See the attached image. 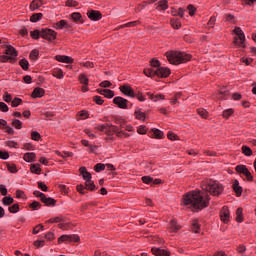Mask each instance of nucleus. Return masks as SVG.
<instances>
[{
  "mask_svg": "<svg viewBox=\"0 0 256 256\" xmlns=\"http://www.w3.org/2000/svg\"><path fill=\"white\" fill-rule=\"evenodd\" d=\"M150 67L159 69L161 67V62L157 58H152L150 60Z\"/></svg>",
  "mask_w": 256,
  "mask_h": 256,
  "instance_id": "obj_43",
  "label": "nucleus"
},
{
  "mask_svg": "<svg viewBox=\"0 0 256 256\" xmlns=\"http://www.w3.org/2000/svg\"><path fill=\"white\" fill-rule=\"evenodd\" d=\"M187 9L189 11L190 17H193L195 15V13H197V8H195V6L193 4H189L187 6Z\"/></svg>",
  "mask_w": 256,
  "mask_h": 256,
  "instance_id": "obj_61",
  "label": "nucleus"
},
{
  "mask_svg": "<svg viewBox=\"0 0 256 256\" xmlns=\"http://www.w3.org/2000/svg\"><path fill=\"white\" fill-rule=\"evenodd\" d=\"M166 57L171 65H181V63H187L193 59L191 54L179 51H168Z\"/></svg>",
  "mask_w": 256,
  "mask_h": 256,
  "instance_id": "obj_3",
  "label": "nucleus"
},
{
  "mask_svg": "<svg viewBox=\"0 0 256 256\" xmlns=\"http://www.w3.org/2000/svg\"><path fill=\"white\" fill-rule=\"evenodd\" d=\"M191 229L193 233H199L201 231V225L199 224V220L195 219L192 221Z\"/></svg>",
  "mask_w": 256,
  "mask_h": 256,
  "instance_id": "obj_31",
  "label": "nucleus"
},
{
  "mask_svg": "<svg viewBox=\"0 0 256 256\" xmlns=\"http://www.w3.org/2000/svg\"><path fill=\"white\" fill-rule=\"evenodd\" d=\"M20 207L19 204H13L12 206L8 207L9 213H19Z\"/></svg>",
  "mask_w": 256,
  "mask_h": 256,
  "instance_id": "obj_55",
  "label": "nucleus"
},
{
  "mask_svg": "<svg viewBox=\"0 0 256 256\" xmlns=\"http://www.w3.org/2000/svg\"><path fill=\"white\" fill-rule=\"evenodd\" d=\"M147 95H148V97H149V99L151 101H155V102H157L159 100L163 101V99H165V95H163V94H156V95H154L151 92H148Z\"/></svg>",
  "mask_w": 256,
  "mask_h": 256,
  "instance_id": "obj_27",
  "label": "nucleus"
},
{
  "mask_svg": "<svg viewBox=\"0 0 256 256\" xmlns=\"http://www.w3.org/2000/svg\"><path fill=\"white\" fill-rule=\"evenodd\" d=\"M167 138L170 140V141H179V136L171 131L168 132L167 134Z\"/></svg>",
  "mask_w": 256,
  "mask_h": 256,
  "instance_id": "obj_59",
  "label": "nucleus"
},
{
  "mask_svg": "<svg viewBox=\"0 0 256 256\" xmlns=\"http://www.w3.org/2000/svg\"><path fill=\"white\" fill-rule=\"evenodd\" d=\"M10 155L7 151L0 150V159L3 161H7L9 159Z\"/></svg>",
  "mask_w": 256,
  "mask_h": 256,
  "instance_id": "obj_64",
  "label": "nucleus"
},
{
  "mask_svg": "<svg viewBox=\"0 0 256 256\" xmlns=\"http://www.w3.org/2000/svg\"><path fill=\"white\" fill-rule=\"evenodd\" d=\"M79 173L80 175H82V178L84 179V181L88 183L89 181H91V179H93V176L89 171H87V168L85 166H82L79 168Z\"/></svg>",
  "mask_w": 256,
  "mask_h": 256,
  "instance_id": "obj_14",
  "label": "nucleus"
},
{
  "mask_svg": "<svg viewBox=\"0 0 256 256\" xmlns=\"http://www.w3.org/2000/svg\"><path fill=\"white\" fill-rule=\"evenodd\" d=\"M137 25H141V21L136 20V21H132V22H128L124 25H121V29H125V27H137Z\"/></svg>",
  "mask_w": 256,
  "mask_h": 256,
  "instance_id": "obj_46",
  "label": "nucleus"
},
{
  "mask_svg": "<svg viewBox=\"0 0 256 256\" xmlns=\"http://www.w3.org/2000/svg\"><path fill=\"white\" fill-rule=\"evenodd\" d=\"M232 189H233L234 193L236 194V197H241V195H243V187H241L239 185V180H234Z\"/></svg>",
  "mask_w": 256,
  "mask_h": 256,
  "instance_id": "obj_17",
  "label": "nucleus"
},
{
  "mask_svg": "<svg viewBox=\"0 0 256 256\" xmlns=\"http://www.w3.org/2000/svg\"><path fill=\"white\" fill-rule=\"evenodd\" d=\"M169 227H170V233H177V231L181 229V227L177 224L176 219H173L170 221Z\"/></svg>",
  "mask_w": 256,
  "mask_h": 256,
  "instance_id": "obj_24",
  "label": "nucleus"
},
{
  "mask_svg": "<svg viewBox=\"0 0 256 256\" xmlns=\"http://www.w3.org/2000/svg\"><path fill=\"white\" fill-rule=\"evenodd\" d=\"M242 153L246 157H251V155H253V150H251L249 146L244 145L242 146Z\"/></svg>",
  "mask_w": 256,
  "mask_h": 256,
  "instance_id": "obj_42",
  "label": "nucleus"
},
{
  "mask_svg": "<svg viewBox=\"0 0 256 256\" xmlns=\"http://www.w3.org/2000/svg\"><path fill=\"white\" fill-rule=\"evenodd\" d=\"M71 19L74 21V23L83 25L85 23V20L83 19V16L79 12H74L71 14Z\"/></svg>",
  "mask_w": 256,
  "mask_h": 256,
  "instance_id": "obj_19",
  "label": "nucleus"
},
{
  "mask_svg": "<svg viewBox=\"0 0 256 256\" xmlns=\"http://www.w3.org/2000/svg\"><path fill=\"white\" fill-rule=\"evenodd\" d=\"M173 17H181L183 18L185 16V11L183 8H179L178 10L172 11Z\"/></svg>",
  "mask_w": 256,
  "mask_h": 256,
  "instance_id": "obj_50",
  "label": "nucleus"
},
{
  "mask_svg": "<svg viewBox=\"0 0 256 256\" xmlns=\"http://www.w3.org/2000/svg\"><path fill=\"white\" fill-rule=\"evenodd\" d=\"M114 123L118 126V129H125L126 121L121 117H114Z\"/></svg>",
  "mask_w": 256,
  "mask_h": 256,
  "instance_id": "obj_28",
  "label": "nucleus"
},
{
  "mask_svg": "<svg viewBox=\"0 0 256 256\" xmlns=\"http://www.w3.org/2000/svg\"><path fill=\"white\" fill-rule=\"evenodd\" d=\"M249 168H247L246 165L239 164L235 167L236 173H239L240 175H244L245 172H247Z\"/></svg>",
  "mask_w": 256,
  "mask_h": 256,
  "instance_id": "obj_34",
  "label": "nucleus"
},
{
  "mask_svg": "<svg viewBox=\"0 0 256 256\" xmlns=\"http://www.w3.org/2000/svg\"><path fill=\"white\" fill-rule=\"evenodd\" d=\"M155 139H163L165 137V133L160 129L154 128L152 129Z\"/></svg>",
  "mask_w": 256,
  "mask_h": 256,
  "instance_id": "obj_36",
  "label": "nucleus"
},
{
  "mask_svg": "<svg viewBox=\"0 0 256 256\" xmlns=\"http://www.w3.org/2000/svg\"><path fill=\"white\" fill-rule=\"evenodd\" d=\"M19 65L23 71H29V61L26 58L21 59Z\"/></svg>",
  "mask_w": 256,
  "mask_h": 256,
  "instance_id": "obj_38",
  "label": "nucleus"
},
{
  "mask_svg": "<svg viewBox=\"0 0 256 256\" xmlns=\"http://www.w3.org/2000/svg\"><path fill=\"white\" fill-rule=\"evenodd\" d=\"M87 17L91 21H101V19H103V14L99 10H89L87 12Z\"/></svg>",
  "mask_w": 256,
  "mask_h": 256,
  "instance_id": "obj_8",
  "label": "nucleus"
},
{
  "mask_svg": "<svg viewBox=\"0 0 256 256\" xmlns=\"http://www.w3.org/2000/svg\"><path fill=\"white\" fill-rule=\"evenodd\" d=\"M156 71L157 69L151 67V68H145L143 70V73L146 77H150L151 79H153L154 77H157V74H155Z\"/></svg>",
  "mask_w": 256,
  "mask_h": 256,
  "instance_id": "obj_22",
  "label": "nucleus"
},
{
  "mask_svg": "<svg viewBox=\"0 0 256 256\" xmlns=\"http://www.w3.org/2000/svg\"><path fill=\"white\" fill-rule=\"evenodd\" d=\"M55 59L56 61H59V63H68V64L74 63L75 61L72 57L67 55H56Z\"/></svg>",
  "mask_w": 256,
  "mask_h": 256,
  "instance_id": "obj_16",
  "label": "nucleus"
},
{
  "mask_svg": "<svg viewBox=\"0 0 256 256\" xmlns=\"http://www.w3.org/2000/svg\"><path fill=\"white\" fill-rule=\"evenodd\" d=\"M68 241L70 243H79L81 241V238L77 234H72V235H69Z\"/></svg>",
  "mask_w": 256,
  "mask_h": 256,
  "instance_id": "obj_52",
  "label": "nucleus"
},
{
  "mask_svg": "<svg viewBox=\"0 0 256 256\" xmlns=\"http://www.w3.org/2000/svg\"><path fill=\"white\" fill-rule=\"evenodd\" d=\"M244 217H243V208L239 207L236 210V219L235 221L237 223H243Z\"/></svg>",
  "mask_w": 256,
  "mask_h": 256,
  "instance_id": "obj_30",
  "label": "nucleus"
},
{
  "mask_svg": "<svg viewBox=\"0 0 256 256\" xmlns=\"http://www.w3.org/2000/svg\"><path fill=\"white\" fill-rule=\"evenodd\" d=\"M78 81H80L81 85H89V78H87V75L85 74H80Z\"/></svg>",
  "mask_w": 256,
  "mask_h": 256,
  "instance_id": "obj_48",
  "label": "nucleus"
},
{
  "mask_svg": "<svg viewBox=\"0 0 256 256\" xmlns=\"http://www.w3.org/2000/svg\"><path fill=\"white\" fill-rule=\"evenodd\" d=\"M66 7H79V2L75 0H67L65 2Z\"/></svg>",
  "mask_w": 256,
  "mask_h": 256,
  "instance_id": "obj_62",
  "label": "nucleus"
},
{
  "mask_svg": "<svg viewBox=\"0 0 256 256\" xmlns=\"http://www.w3.org/2000/svg\"><path fill=\"white\" fill-rule=\"evenodd\" d=\"M113 103L114 105H117L119 109H127V103H129V100L121 96H117L113 99Z\"/></svg>",
  "mask_w": 256,
  "mask_h": 256,
  "instance_id": "obj_9",
  "label": "nucleus"
},
{
  "mask_svg": "<svg viewBox=\"0 0 256 256\" xmlns=\"http://www.w3.org/2000/svg\"><path fill=\"white\" fill-rule=\"evenodd\" d=\"M43 5V2L41 0H33L30 3V11H37L41 6Z\"/></svg>",
  "mask_w": 256,
  "mask_h": 256,
  "instance_id": "obj_25",
  "label": "nucleus"
},
{
  "mask_svg": "<svg viewBox=\"0 0 256 256\" xmlns=\"http://www.w3.org/2000/svg\"><path fill=\"white\" fill-rule=\"evenodd\" d=\"M2 203L5 206L13 205V203H15V199H13V197H11V196H5L2 199Z\"/></svg>",
  "mask_w": 256,
  "mask_h": 256,
  "instance_id": "obj_40",
  "label": "nucleus"
},
{
  "mask_svg": "<svg viewBox=\"0 0 256 256\" xmlns=\"http://www.w3.org/2000/svg\"><path fill=\"white\" fill-rule=\"evenodd\" d=\"M30 37H32V39L34 40H39V38L41 37V30L35 29L33 31L30 32Z\"/></svg>",
  "mask_w": 256,
  "mask_h": 256,
  "instance_id": "obj_47",
  "label": "nucleus"
},
{
  "mask_svg": "<svg viewBox=\"0 0 256 256\" xmlns=\"http://www.w3.org/2000/svg\"><path fill=\"white\" fill-rule=\"evenodd\" d=\"M135 119H138V121H145V118L147 117V114L144 112H141L140 110H136L134 112Z\"/></svg>",
  "mask_w": 256,
  "mask_h": 256,
  "instance_id": "obj_37",
  "label": "nucleus"
},
{
  "mask_svg": "<svg viewBox=\"0 0 256 256\" xmlns=\"http://www.w3.org/2000/svg\"><path fill=\"white\" fill-rule=\"evenodd\" d=\"M94 171H96V173H101V171H105V164L103 163H98L94 166Z\"/></svg>",
  "mask_w": 256,
  "mask_h": 256,
  "instance_id": "obj_60",
  "label": "nucleus"
},
{
  "mask_svg": "<svg viewBox=\"0 0 256 256\" xmlns=\"http://www.w3.org/2000/svg\"><path fill=\"white\" fill-rule=\"evenodd\" d=\"M31 139L32 141H40L41 140V134L37 131L31 132Z\"/></svg>",
  "mask_w": 256,
  "mask_h": 256,
  "instance_id": "obj_58",
  "label": "nucleus"
},
{
  "mask_svg": "<svg viewBox=\"0 0 256 256\" xmlns=\"http://www.w3.org/2000/svg\"><path fill=\"white\" fill-rule=\"evenodd\" d=\"M151 251L156 256H171V252L169 250L153 247Z\"/></svg>",
  "mask_w": 256,
  "mask_h": 256,
  "instance_id": "obj_15",
  "label": "nucleus"
},
{
  "mask_svg": "<svg viewBox=\"0 0 256 256\" xmlns=\"http://www.w3.org/2000/svg\"><path fill=\"white\" fill-rule=\"evenodd\" d=\"M5 165L7 167V170L9 171V173H17V171H19L17 169V165L15 163H9V162H5Z\"/></svg>",
  "mask_w": 256,
  "mask_h": 256,
  "instance_id": "obj_35",
  "label": "nucleus"
},
{
  "mask_svg": "<svg viewBox=\"0 0 256 256\" xmlns=\"http://www.w3.org/2000/svg\"><path fill=\"white\" fill-rule=\"evenodd\" d=\"M120 91L125 95L126 97H131L132 99H135V90H133V87L129 84H123L120 86Z\"/></svg>",
  "mask_w": 256,
  "mask_h": 256,
  "instance_id": "obj_7",
  "label": "nucleus"
},
{
  "mask_svg": "<svg viewBox=\"0 0 256 256\" xmlns=\"http://www.w3.org/2000/svg\"><path fill=\"white\" fill-rule=\"evenodd\" d=\"M12 126H14L16 129H22L23 122H21L19 119H14L12 120Z\"/></svg>",
  "mask_w": 256,
  "mask_h": 256,
  "instance_id": "obj_57",
  "label": "nucleus"
},
{
  "mask_svg": "<svg viewBox=\"0 0 256 256\" xmlns=\"http://www.w3.org/2000/svg\"><path fill=\"white\" fill-rule=\"evenodd\" d=\"M29 59L31 61H37L39 59V50L33 49L29 54Z\"/></svg>",
  "mask_w": 256,
  "mask_h": 256,
  "instance_id": "obj_39",
  "label": "nucleus"
},
{
  "mask_svg": "<svg viewBox=\"0 0 256 256\" xmlns=\"http://www.w3.org/2000/svg\"><path fill=\"white\" fill-rule=\"evenodd\" d=\"M42 205L39 203V201H33L29 204V208L32 209V211H37V209H41Z\"/></svg>",
  "mask_w": 256,
  "mask_h": 256,
  "instance_id": "obj_51",
  "label": "nucleus"
},
{
  "mask_svg": "<svg viewBox=\"0 0 256 256\" xmlns=\"http://www.w3.org/2000/svg\"><path fill=\"white\" fill-rule=\"evenodd\" d=\"M119 131V126H115L113 124H108L105 134L108 135V137H112V135H115Z\"/></svg>",
  "mask_w": 256,
  "mask_h": 256,
  "instance_id": "obj_20",
  "label": "nucleus"
},
{
  "mask_svg": "<svg viewBox=\"0 0 256 256\" xmlns=\"http://www.w3.org/2000/svg\"><path fill=\"white\" fill-rule=\"evenodd\" d=\"M56 29H65L67 26V21L66 20H60L55 23Z\"/></svg>",
  "mask_w": 256,
  "mask_h": 256,
  "instance_id": "obj_56",
  "label": "nucleus"
},
{
  "mask_svg": "<svg viewBox=\"0 0 256 256\" xmlns=\"http://www.w3.org/2000/svg\"><path fill=\"white\" fill-rule=\"evenodd\" d=\"M170 24L173 29H181V19L179 18H172Z\"/></svg>",
  "mask_w": 256,
  "mask_h": 256,
  "instance_id": "obj_32",
  "label": "nucleus"
},
{
  "mask_svg": "<svg viewBox=\"0 0 256 256\" xmlns=\"http://www.w3.org/2000/svg\"><path fill=\"white\" fill-rule=\"evenodd\" d=\"M94 103H96V105H103V103H105V100H103V98H101V96H94L93 99Z\"/></svg>",
  "mask_w": 256,
  "mask_h": 256,
  "instance_id": "obj_63",
  "label": "nucleus"
},
{
  "mask_svg": "<svg viewBox=\"0 0 256 256\" xmlns=\"http://www.w3.org/2000/svg\"><path fill=\"white\" fill-rule=\"evenodd\" d=\"M201 187L203 191L206 193H210L213 197H219L223 195V191H225V187L217 180H206L201 183Z\"/></svg>",
  "mask_w": 256,
  "mask_h": 256,
  "instance_id": "obj_2",
  "label": "nucleus"
},
{
  "mask_svg": "<svg viewBox=\"0 0 256 256\" xmlns=\"http://www.w3.org/2000/svg\"><path fill=\"white\" fill-rule=\"evenodd\" d=\"M45 96V89L41 87H36L31 93L32 99H41V97Z\"/></svg>",
  "mask_w": 256,
  "mask_h": 256,
  "instance_id": "obj_13",
  "label": "nucleus"
},
{
  "mask_svg": "<svg viewBox=\"0 0 256 256\" xmlns=\"http://www.w3.org/2000/svg\"><path fill=\"white\" fill-rule=\"evenodd\" d=\"M41 38L53 43L57 39V32L53 29L42 28L41 29Z\"/></svg>",
  "mask_w": 256,
  "mask_h": 256,
  "instance_id": "obj_5",
  "label": "nucleus"
},
{
  "mask_svg": "<svg viewBox=\"0 0 256 256\" xmlns=\"http://www.w3.org/2000/svg\"><path fill=\"white\" fill-rule=\"evenodd\" d=\"M154 74L156 75V77H160V79H167V77L171 75V69H169L168 67L160 66L156 69Z\"/></svg>",
  "mask_w": 256,
  "mask_h": 256,
  "instance_id": "obj_6",
  "label": "nucleus"
},
{
  "mask_svg": "<svg viewBox=\"0 0 256 256\" xmlns=\"http://www.w3.org/2000/svg\"><path fill=\"white\" fill-rule=\"evenodd\" d=\"M76 190L78 191V193H80V195H85L87 193V187H84L83 184L77 185Z\"/></svg>",
  "mask_w": 256,
  "mask_h": 256,
  "instance_id": "obj_54",
  "label": "nucleus"
},
{
  "mask_svg": "<svg viewBox=\"0 0 256 256\" xmlns=\"http://www.w3.org/2000/svg\"><path fill=\"white\" fill-rule=\"evenodd\" d=\"M17 63V58L14 57H9L7 54L6 55H1V60L0 63Z\"/></svg>",
  "mask_w": 256,
  "mask_h": 256,
  "instance_id": "obj_29",
  "label": "nucleus"
},
{
  "mask_svg": "<svg viewBox=\"0 0 256 256\" xmlns=\"http://www.w3.org/2000/svg\"><path fill=\"white\" fill-rule=\"evenodd\" d=\"M43 19V13H34L30 17L31 23H37L38 21H41Z\"/></svg>",
  "mask_w": 256,
  "mask_h": 256,
  "instance_id": "obj_33",
  "label": "nucleus"
},
{
  "mask_svg": "<svg viewBox=\"0 0 256 256\" xmlns=\"http://www.w3.org/2000/svg\"><path fill=\"white\" fill-rule=\"evenodd\" d=\"M233 33L237 36L234 37L233 43L238 45V47L245 48V33L241 27L236 26L233 30Z\"/></svg>",
  "mask_w": 256,
  "mask_h": 256,
  "instance_id": "obj_4",
  "label": "nucleus"
},
{
  "mask_svg": "<svg viewBox=\"0 0 256 256\" xmlns=\"http://www.w3.org/2000/svg\"><path fill=\"white\" fill-rule=\"evenodd\" d=\"M41 203H44L46 207H55L57 205V200L52 197L48 198L47 195H45Z\"/></svg>",
  "mask_w": 256,
  "mask_h": 256,
  "instance_id": "obj_18",
  "label": "nucleus"
},
{
  "mask_svg": "<svg viewBox=\"0 0 256 256\" xmlns=\"http://www.w3.org/2000/svg\"><path fill=\"white\" fill-rule=\"evenodd\" d=\"M5 55H7L8 57H13L14 59H17L19 52L12 45H6Z\"/></svg>",
  "mask_w": 256,
  "mask_h": 256,
  "instance_id": "obj_11",
  "label": "nucleus"
},
{
  "mask_svg": "<svg viewBox=\"0 0 256 256\" xmlns=\"http://www.w3.org/2000/svg\"><path fill=\"white\" fill-rule=\"evenodd\" d=\"M99 95H104L106 99H113L115 97V91L111 89H96Z\"/></svg>",
  "mask_w": 256,
  "mask_h": 256,
  "instance_id": "obj_12",
  "label": "nucleus"
},
{
  "mask_svg": "<svg viewBox=\"0 0 256 256\" xmlns=\"http://www.w3.org/2000/svg\"><path fill=\"white\" fill-rule=\"evenodd\" d=\"M210 201L211 196H209V194L203 196L200 190H192L182 196L181 205L184 207L191 205L192 209L195 211H203V209L209 207Z\"/></svg>",
  "mask_w": 256,
  "mask_h": 256,
  "instance_id": "obj_1",
  "label": "nucleus"
},
{
  "mask_svg": "<svg viewBox=\"0 0 256 256\" xmlns=\"http://www.w3.org/2000/svg\"><path fill=\"white\" fill-rule=\"evenodd\" d=\"M158 11H167L169 9V1L167 0H160L158 2V7H156Z\"/></svg>",
  "mask_w": 256,
  "mask_h": 256,
  "instance_id": "obj_23",
  "label": "nucleus"
},
{
  "mask_svg": "<svg viewBox=\"0 0 256 256\" xmlns=\"http://www.w3.org/2000/svg\"><path fill=\"white\" fill-rule=\"evenodd\" d=\"M21 103H23V99L15 97L12 101H11V107H19V105H21Z\"/></svg>",
  "mask_w": 256,
  "mask_h": 256,
  "instance_id": "obj_53",
  "label": "nucleus"
},
{
  "mask_svg": "<svg viewBox=\"0 0 256 256\" xmlns=\"http://www.w3.org/2000/svg\"><path fill=\"white\" fill-rule=\"evenodd\" d=\"M53 77H56V79H63V70L56 68L52 71Z\"/></svg>",
  "mask_w": 256,
  "mask_h": 256,
  "instance_id": "obj_45",
  "label": "nucleus"
},
{
  "mask_svg": "<svg viewBox=\"0 0 256 256\" xmlns=\"http://www.w3.org/2000/svg\"><path fill=\"white\" fill-rule=\"evenodd\" d=\"M233 113H235V110L233 108L226 109L223 111L222 117L223 119H229V117H231Z\"/></svg>",
  "mask_w": 256,
  "mask_h": 256,
  "instance_id": "obj_41",
  "label": "nucleus"
},
{
  "mask_svg": "<svg viewBox=\"0 0 256 256\" xmlns=\"http://www.w3.org/2000/svg\"><path fill=\"white\" fill-rule=\"evenodd\" d=\"M41 165L40 164H31L30 165V172L34 173V175H41Z\"/></svg>",
  "mask_w": 256,
  "mask_h": 256,
  "instance_id": "obj_26",
  "label": "nucleus"
},
{
  "mask_svg": "<svg viewBox=\"0 0 256 256\" xmlns=\"http://www.w3.org/2000/svg\"><path fill=\"white\" fill-rule=\"evenodd\" d=\"M122 128H119V130H117L116 132V137H118L119 139L123 138V137H130L131 135L127 132H125V130H121Z\"/></svg>",
  "mask_w": 256,
  "mask_h": 256,
  "instance_id": "obj_49",
  "label": "nucleus"
},
{
  "mask_svg": "<svg viewBox=\"0 0 256 256\" xmlns=\"http://www.w3.org/2000/svg\"><path fill=\"white\" fill-rule=\"evenodd\" d=\"M86 191H95L97 187L95 186V182L92 180L85 182Z\"/></svg>",
  "mask_w": 256,
  "mask_h": 256,
  "instance_id": "obj_44",
  "label": "nucleus"
},
{
  "mask_svg": "<svg viewBox=\"0 0 256 256\" xmlns=\"http://www.w3.org/2000/svg\"><path fill=\"white\" fill-rule=\"evenodd\" d=\"M229 217H230L229 207L227 206L222 207V210L220 211V219L222 223H229Z\"/></svg>",
  "mask_w": 256,
  "mask_h": 256,
  "instance_id": "obj_10",
  "label": "nucleus"
},
{
  "mask_svg": "<svg viewBox=\"0 0 256 256\" xmlns=\"http://www.w3.org/2000/svg\"><path fill=\"white\" fill-rule=\"evenodd\" d=\"M23 159L26 163H33L37 159V154L35 152H27L24 154Z\"/></svg>",
  "mask_w": 256,
  "mask_h": 256,
  "instance_id": "obj_21",
  "label": "nucleus"
}]
</instances>
